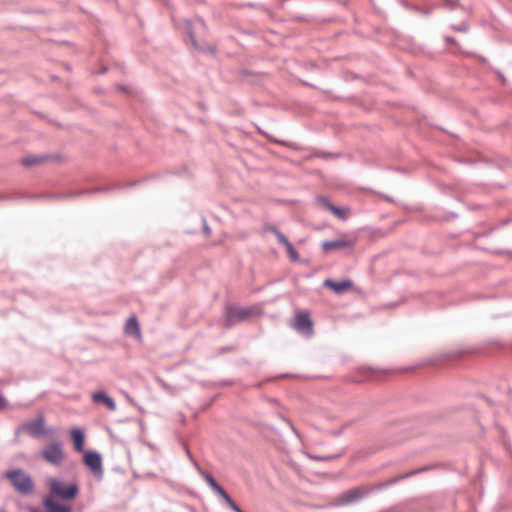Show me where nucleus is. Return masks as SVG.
I'll use <instances>...</instances> for the list:
<instances>
[{
  "label": "nucleus",
  "instance_id": "1",
  "mask_svg": "<svg viewBox=\"0 0 512 512\" xmlns=\"http://www.w3.org/2000/svg\"><path fill=\"white\" fill-rule=\"evenodd\" d=\"M49 494L54 500L70 501L77 497L79 486L76 482H66L61 477H50L47 479Z\"/></svg>",
  "mask_w": 512,
  "mask_h": 512
},
{
  "label": "nucleus",
  "instance_id": "22",
  "mask_svg": "<svg viewBox=\"0 0 512 512\" xmlns=\"http://www.w3.org/2000/svg\"><path fill=\"white\" fill-rule=\"evenodd\" d=\"M316 202L317 204L321 207V208H324L328 211H330V207L331 206H334L333 204L330 203L329 201V198L325 197V196H319L316 198Z\"/></svg>",
  "mask_w": 512,
  "mask_h": 512
},
{
  "label": "nucleus",
  "instance_id": "30",
  "mask_svg": "<svg viewBox=\"0 0 512 512\" xmlns=\"http://www.w3.org/2000/svg\"><path fill=\"white\" fill-rule=\"evenodd\" d=\"M197 26H198L199 28L203 29V30H205V29H206L205 23H204V22H203V20H201V19H198V20H197Z\"/></svg>",
  "mask_w": 512,
  "mask_h": 512
},
{
  "label": "nucleus",
  "instance_id": "27",
  "mask_svg": "<svg viewBox=\"0 0 512 512\" xmlns=\"http://www.w3.org/2000/svg\"><path fill=\"white\" fill-rule=\"evenodd\" d=\"M202 222H203V232L205 235H209L211 233V229L206 221L205 218L202 219Z\"/></svg>",
  "mask_w": 512,
  "mask_h": 512
},
{
  "label": "nucleus",
  "instance_id": "15",
  "mask_svg": "<svg viewBox=\"0 0 512 512\" xmlns=\"http://www.w3.org/2000/svg\"><path fill=\"white\" fill-rule=\"evenodd\" d=\"M92 400L95 403H103L110 411L116 410V403L114 399L106 394L104 391H97L92 394Z\"/></svg>",
  "mask_w": 512,
  "mask_h": 512
},
{
  "label": "nucleus",
  "instance_id": "21",
  "mask_svg": "<svg viewBox=\"0 0 512 512\" xmlns=\"http://www.w3.org/2000/svg\"><path fill=\"white\" fill-rule=\"evenodd\" d=\"M451 29L455 32L466 33L469 31V24L466 21L461 22L460 24H452Z\"/></svg>",
  "mask_w": 512,
  "mask_h": 512
},
{
  "label": "nucleus",
  "instance_id": "13",
  "mask_svg": "<svg viewBox=\"0 0 512 512\" xmlns=\"http://www.w3.org/2000/svg\"><path fill=\"white\" fill-rule=\"evenodd\" d=\"M321 246L324 252L344 249L353 250L355 246V240L349 238H340L331 241H324Z\"/></svg>",
  "mask_w": 512,
  "mask_h": 512
},
{
  "label": "nucleus",
  "instance_id": "16",
  "mask_svg": "<svg viewBox=\"0 0 512 512\" xmlns=\"http://www.w3.org/2000/svg\"><path fill=\"white\" fill-rule=\"evenodd\" d=\"M125 334L134 336V337H140L141 336V330L140 325L138 322V319L136 316H131L127 319L125 326H124Z\"/></svg>",
  "mask_w": 512,
  "mask_h": 512
},
{
  "label": "nucleus",
  "instance_id": "14",
  "mask_svg": "<svg viewBox=\"0 0 512 512\" xmlns=\"http://www.w3.org/2000/svg\"><path fill=\"white\" fill-rule=\"evenodd\" d=\"M323 286L331 289L336 294H342L353 286V282L350 279L334 281L330 278H327L324 280Z\"/></svg>",
  "mask_w": 512,
  "mask_h": 512
},
{
  "label": "nucleus",
  "instance_id": "26",
  "mask_svg": "<svg viewBox=\"0 0 512 512\" xmlns=\"http://www.w3.org/2000/svg\"><path fill=\"white\" fill-rule=\"evenodd\" d=\"M445 7L454 9L458 6V0H445Z\"/></svg>",
  "mask_w": 512,
  "mask_h": 512
},
{
  "label": "nucleus",
  "instance_id": "7",
  "mask_svg": "<svg viewBox=\"0 0 512 512\" xmlns=\"http://www.w3.org/2000/svg\"><path fill=\"white\" fill-rule=\"evenodd\" d=\"M435 469V466L433 465H428V466H423L421 468H418V469H415V470H411L407 473H404V474H401V475H398L388 481H385V482H380V483H377V484H365L367 490H368V496L375 492V491H379V490H382L384 488H387L389 486H392L404 479H408L412 476H415V475H418V474H421V473H424V472H428V471H431Z\"/></svg>",
  "mask_w": 512,
  "mask_h": 512
},
{
  "label": "nucleus",
  "instance_id": "10",
  "mask_svg": "<svg viewBox=\"0 0 512 512\" xmlns=\"http://www.w3.org/2000/svg\"><path fill=\"white\" fill-rule=\"evenodd\" d=\"M84 464L91 470L92 474L96 478H102L103 476V468H102V457L96 451H88L83 458Z\"/></svg>",
  "mask_w": 512,
  "mask_h": 512
},
{
  "label": "nucleus",
  "instance_id": "11",
  "mask_svg": "<svg viewBox=\"0 0 512 512\" xmlns=\"http://www.w3.org/2000/svg\"><path fill=\"white\" fill-rule=\"evenodd\" d=\"M186 33L190 40L191 45L198 51L215 54L217 51V47L214 43H202L197 40L195 33L193 31V26L191 21L186 22Z\"/></svg>",
  "mask_w": 512,
  "mask_h": 512
},
{
  "label": "nucleus",
  "instance_id": "19",
  "mask_svg": "<svg viewBox=\"0 0 512 512\" xmlns=\"http://www.w3.org/2000/svg\"><path fill=\"white\" fill-rule=\"evenodd\" d=\"M268 230L276 236L279 244H282L286 247L290 243L288 238L275 226L269 227Z\"/></svg>",
  "mask_w": 512,
  "mask_h": 512
},
{
  "label": "nucleus",
  "instance_id": "28",
  "mask_svg": "<svg viewBox=\"0 0 512 512\" xmlns=\"http://www.w3.org/2000/svg\"><path fill=\"white\" fill-rule=\"evenodd\" d=\"M7 400L5 399V397L0 394V410H3L7 407Z\"/></svg>",
  "mask_w": 512,
  "mask_h": 512
},
{
  "label": "nucleus",
  "instance_id": "31",
  "mask_svg": "<svg viewBox=\"0 0 512 512\" xmlns=\"http://www.w3.org/2000/svg\"><path fill=\"white\" fill-rule=\"evenodd\" d=\"M98 191H100V190L99 189H95V190H91V191L90 190H82V191H79L77 193V195H82V194H85V193L98 192Z\"/></svg>",
  "mask_w": 512,
  "mask_h": 512
},
{
  "label": "nucleus",
  "instance_id": "6",
  "mask_svg": "<svg viewBox=\"0 0 512 512\" xmlns=\"http://www.w3.org/2000/svg\"><path fill=\"white\" fill-rule=\"evenodd\" d=\"M41 457L50 465L59 467L62 465L65 453L60 441H53L46 445L40 452Z\"/></svg>",
  "mask_w": 512,
  "mask_h": 512
},
{
  "label": "nucleus",
  "instance_id": "29",
  "mask_svg": "<svg viewBox=\"0 0 512 512\" xmlns=\"http://www.w3.org/2000/svg\"><path fill=\"white\" fill-rule=\"evenodd\" d=\"M282 418H283V420H284V421H285V422H286V423L291 427V429L293 430V432H294L295 434H297V430L295 429V427H294V425L292 424V422H291L289 419L285 418V417H282Z\"/></svg>",
  "mask_w": 512,
  "mask_h": 512
},
{
  "label": "nucleus",
  "instance_id": "20",
  "mask_svg": "<svg viewBox=\"0 0 512 512\" xmlns=\"http://www.w3.org/2000/svg\"><path fill=\"white\" fill-rule=\"evenodd\" d=\"M343 455H344V450H342L341 452H339L337 454L315 456V457H313V459H315L317 461H331V460L338 459Z\"/></svg>",
  "mask_w": 512,
  "mask_h": 512
},
{
  "label": "nucleus",
  "instance_id": "5",
  "mask_svg": "<svg viewBox=\"0 0 512 512\" xmlns=\"http://www.w3.org/2000/svg\"><path fill=\"white\" fill-rule=\"evenodd\" d=\"M200 475L211 489L221 498L223 503L229 507L233 512H244L228 495V493L219 485L215 478L208 472L198 468Z\"/></svg>",
  "mask_w": 512,
  "mask_h": 512
},
{
  "label": "nucleus",
  "instance_id": "2",
  "mask_svg": "<svg viewBox=\"0 0 512 512\" xmlns=\"http://www.w3.org/2000/svg\"><path fill=\"white\" fill-rule=\"evenodd\" d=\"M5 478L10 481L14 490L23 496L32 494L35 489L33 478L29 473L21 468L7 471L5 473Z\"/></svg>",
  "mask_w": 512,
  "mask_h": 512
},
{
  "label": "nucleus",
  "instance_id": "32",
  "mask_svg": "<svg viewBox=\"0 0 512 512\" xmlns=\"http://www.w3.org/2000/svg\"><path fill=\"white\" fill-rule=\"evenodd\" d=\"M230 350H231V348H230V347H224V348H222V352H228V351H230Z\"/></svg>",
  "mask_w": 512,
  "mask_h": 512
},
{
  "label": "nucleus",
  "instance_id": "17",
  "mask_svg": "<svg viewBox=\"0 0 512 512\" xmlns=\"http://www.w3.org/2000/svg\"><path fill=\"white\" fill-rule=\"evenodd\" d=\"M71 437L73 441L74 449L78 452H82L84 448L85 435L80 429H73L71 431Z\"/></svg>",
  "mask_w": 512,
  "mask_h": 512
},
{
  "label": "nucleus",
  "instance_id": "18",
  "mask_svg": "<svg viewBox=\"0 0 512 512\" xmlns=\"http://www.w3.org/2000/svg\"><path fill=\"white\" fill-rule=\"evenodd\" d=\"M49 158L48 155H29L21 159L22 165L31 167L43 163Z\"/></svg>",
  "mask_w": 512,
  "mask_h": 512
},
{
  "label": "nucleus",
  "instance_id": "4",
  "mask_svg": "<svg viewBox=\"0 0 512 512\" xmlns=\"http://www.w3.org/2000/svg\"><path fill=\"white\" fill-rule=\"evenodd\" d=\"M258 309L253 306L238 307L227 305L225 308V328L230 329L236 323L243 322L258 313Z\"/></svg>",
  "mask_w": 512,
  "mask_h": 512
},
{
  "label": "nucleus",
  "instance_id": "8",
  "mask_svg": "<svg viewBox=\"0 0 512 512\" xmlns=\"http://www.w3.org/2000/svg\"><path fill=\"white\" fill-rule=\"evenodd\" d=\"M368 496V490L365 486L359 485L353 488H350L337 496L334 501L335 506H348L354 504L356 502L361 501L363 498Z\"/></svg>",
  "mask_w": 512,
  "mask_h": 512
},
{
  "label": "nucleus",
  "instance_id": "23",
  "mask_svg": "<svg viewBox=\"0 0 512 512\" xmlns=\"http://www.w3.org/2000/svg\"><path fill=\"white\" fill-rule=\"evenodd\" d=\"M286 248V251L288 253V256L289 258L296 262L299 260V254L298 252L295 250V248L293 247V245L291 244V242L285 247Z\"/></svg>",
  "mask_w": 512,
  "mask_h": 512
},
{
  "label": "nucleus",
  "instance_id": "9",
  "mask_svg": "<svg viewBox=\"0 0 512 512\" xmlns=\"http://www.w3.org/2000/svg\"><path fill=\"white\" fill-rule=\"evenodd\" d=\"M293 328L300 334L310 338L314 335L313 321L308 312L297 313L292 324Z\"/></svg>",
  "mask_w": 512,
  "mask_h": 512
},
{
  "label": "nucleus",
  "instance_id": "25",
  "mask_svg": "<svg viewBox=\"0 0 512 512\" xmlns=\"http://www.w3.org/2000/svg\"><path fill=\"white\" fill-rule=\"evenodd\" d=\"M444 41L447 43V44H452L454 46H456L457 48H460V45L459 43L457 42V40L452 37V36H444Z\"/></svg>",
  "mask_w": 512,
  "mask_h": 512
},
{
  "label": "nucleus",
  "instance_id": "33",
  "mask_svg": "<svg viewBox=\"0 0 512 512\" xmlns=\"http://www.w3.org/2000/svg\"><path fill=\"white\" fill-rule=\"evenodd\" d=\"M0 512H6V509L4 507H1Z\"/></svg>",
  "mask_w": 512,
  "mask_h": 512
},
{
  "label": "nucleus",
  "instance_id": "24",
  "mask_svg": "<svg viewBox=\"0 0 512 512\" xmlns=\"http://www.w3.org/2000/svg\"><path fill=\"white\" fill-rule=\"evenodd\" d=\"M330 212H332L338 219H346L345 211L342 208L331 206Z\"/></svg>",
  "mask_w": 512,
  "mask_h": 512
},
{
  "label": "nucleus",
  "instance_id": "3",
  "mask_svg": "<svg viewBox=\"0 0 512 512\" xmlns=\"http://www.w3.org/2000/svg\"><path fill=\"white\" fill-rule=\"evenodd\" d=\"M26 432L30 437L39 439L54 434L53 428L46 427V419L43 414L38 415L35 419L23 422L16 428L15 433Z\"/></svg>",
  "mask_w": 512,
  "mask_h": 512
},
{
  "label": "nucleus",
  "instance_id": "12",
  "mask_svg": "<svg viewBox=\"0 0 512 512\" xmlns=\"http://www.w3.org/2000/svg\"><path fill=\"white\" fill-rule=\"evenodd\" d=\"M43 506L45 507L47 512H72V507L70 505H66L63 503H60L51 497H45L43 499ZM29 512H42L37 507H29Z\"/></svg>",
  "mask_w": 512,
  "mask_h": 512
}]
</instances>
